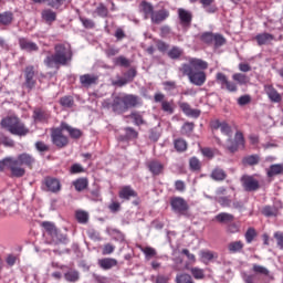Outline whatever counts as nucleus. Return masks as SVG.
Masks as SVG:
<instances>
[{
  "instance_id": "f257e3e1",
  "label": "nucleus",
  "mask_w": 283,
  "mask_h": 283,
  "mask_svg": "<svg viewBox=\"0 0 283 283\" xmlns=\"http://www.w3.org/2000/svg\"><path fill=\"white\" fill-rule=\"evenodd\" d=\"M209 67V63L203 60L190 57L188 63L181 64L179 72L182 76H187L188 81L197 87H202L207 83V73L205 70Z\"/></svg>"
},
{
  "instance_id": "f03ea898",
  "label": "nucleus",
  "mask_w": 283,
  "mask_h": 283,
  "mask_svg": "<svg viewBox=\"0 0 283 283\" xmlns=\"http://www.w3.org/2000/svg\"><path fill=\"white\" fill-rule=\"evenodd\" d=\"M72 61V49L70 45L56 44L54 54L48 55L44 60V65L51 70H59L61 65H66Z\"/></svg>"
},
{
  "instance_id": "7ed1b4c3",
  "label": "nucleus",
  "mask_w": 283,
  "mask_h": 283,
  "mask_svg": "<svg viewBox=\"0 0 283 283\" xmlns=\"http://www.w3.org/2000/svg\"><path fill=\"white\" fill-rule=\"evenodd\" d=\"M1 127L8 129L13 136H28L30 129L25 127V124L19 119V117L10 116L3 118L0 123Z\"/></svg>"
},
{
  "instance_id": "20e7f679",
  "label": "nucleus",
  "mask_w": 283,
  "mask_h": 283,
  "mask_svg": "<svg viewBox=\"0 0 283 283\" xmlns=\"http://www.w3.org/2000/svg\"><path fill=\"white\" fill-rule=\"evenodd\" d=\"M10 169L12 178H23L25 176V168H17V161L13 157H6L0 160V171Z\"/></svg>"
},
{
  "instance_id": "39448f33",
  "label": "nucleus",
  "mask_w": 283,
  "mask_h": 283,
  "mask_svg": "<svg viewBox=\"0 0 283 283\" xmlns=\"http://www.w3.org/2000/svg\"><path fill=\"white\" fill-rule=\"evenodd\" d=\"M63 132L65 130L63 129L62 125H60L57 128H53L51 132L52 143L55 145V147H59V149H63V147H67L70 144V139L63 135Z\"/></svg>"
},
{
  "instance_id": "423d86ee",
  "label": "nucleus",
  "mask_w": 283,
  "mask_h": 283,
  "mask_svg": "<svg viewBox=\"0 0 283 283\" xmlns=\"http://www.w3.org/2000/svg\"><path fill=\"white\" fill-rule=\"evenodd\" d=\"M170 206L175 213H178L179 216H188L189 203H187V200H185V198L174 197L170 200Z\"/></svg>"
},
{
  "instance_id": "0eeeda50",
  "label": "nucleus",
  "mask_w": 283,
  "mask_h": 283,
  "mask_svg": "<svg viewBox=\"0 0 283 283\" xmlns=\"http://www.w3.org/2000/svg\"><path fill=\"white\" fill-rule=\"evenodd\" d=\"M126 109H134V107H140L143 105V98L135 94H124L122 95Z\"/></svg>"
},
{
  "instance_id": "6e6552de",
  "label": "nucleus",
  "mask_w": 283,
  "mask_h": 283,
  "mask_svg": "<svg viewBox=\"0 0 283 283\" xmlns=\"http://www.w3.org/2000/svg\"><path fill=\"white\" fill-rule=\"evenodd\" d=\"M241 182L244 191H258L260 189V181L251 176H243Z\"/></svg>"
},
{
  "instance_id": "1a4fd4ad",
  "label": "nucleus",
  "mask_w": 283,
  "mask_h": 283,
  "mask_svg": "<svg viewBox=\"0 0 283 283\" xmlns=\"http://www.w3.org/2000/svg\"><path fill=\"white\" fill-rule=\"evenodd\" d=\"M34 67L32 65H29L24 70V87L30 90H34L36 86V80H34Z\"/></svg>"
},
{
  "instance_id": "9d476101",
  "label": "nucleus",
  "mask_w": 283,
  "mask_h": 283,
  "mask_svg": "<svg viewBox=\"0 0 283 283\" xmlns=\"http://www.w3.org/2000/svg\"><path fill=\"white\" fill-rule=\"evenodd\" d=\"M178 17H179L180 24L184 28H189L191 25V21L193 20V14L191 13V11L179 8Z\"/></svg>"
},
{
  "instance_id": "9b49d317",
  "label": "nucleus",
  "mask_w": 283,
  "mask_h": 283,
  "mask_svg": "<svg viewBox=\"0 0 283 283\" xmlns=\"http://www.w3.org/2000/svg\"><path fill=\"white\" fill-rule=\"evenodd\" d=\"M14 161L17 163V169H23L21 165H25L27 167H32V165H34V157H32L30 154L23 153L20 154L18 158H14Z\"/></svg>"
},
{
  "instance_id": "f8f14e48",
  "label": "nucleus",
  "mask_w": 283,
  "mask_h": 283,
  "mask_svg": "<svg viewBox=\"0 0 283 283\" xmlns=\"http://www.w3.org/2000/svg\"><path fill=\"white\" fill-rule=\"evenodd\" d=\"M111 107H112L114 114H125V112H127V106L125 105L123 95L115 96L113 98V102L111 103Z\"/></svg>"
},
{
  "instance_id": "ddd939ff",
  "label": "nucleus",
  "mask_w": 283,
  "mask_h": 283,
  "mask_svg": "<svg viewBox=\"0 0 283 283\" xmlns=\"http://www.w3.org/2000/svg\"><path fill=\"white\" fill-rule=\"evenodd\" d=\"M169 19V11L166 9H161L159 11H153V15H150V20L156 25H160L163 21Z\"/></svg>"
},
{
  "instance_id": "4468645a",
  "label": "nucleus",
  "mask_w": 283,
  "mask_h": 283,
  "mask_svg": "<svg viewBox=\"0 0 283 283\" xmlns=\"http://www.w3.org/2000/svg\"><path fill=\"white\" fill-rule=\"evenodd\" d=\"M264 92L268 95V98L271 101V103H281L282 102V95L273 87L272 85H265Z\"/></svg>"
},
{
  "instance_id": "2eb2a0df",
  "label": "nucleus",
  "mask_w": 283,
  "mask_h": 283,
  "mask_svg": "<svg viewBox=\"0 0 283 283\" xmlns=\"http://www.w3.org/2000/svg\"><path fill=\"white\" fill-rule=\"evenodd\" d=\"M19 45L24 52H39V45L25 38H19Z\"/></svg>"
},
{
  "instance_id": "dca6fc26",
  "label": "nucleus",
  "mask_w": 283,
  "mask_h": 283,
  "mask_svg": "<svg viewBox=\"0 0 283 283\" xmlns=\"http://www.w3.org/2000/svg\"><path fill=\"white\" fill-rule=\"evenodd\" d=\"M80 83L83 87H92L98 83V75L94 74H84L80 76Z\"/></svg>"
},
{
  "instance_id": "f3484780",
  "label": "nucleus",
  "mask_w": 283,
  "mask_h": 283,
  "mask_svg": "<svg viewBox=\"0 0 283 283\" xmlns=\"http://www.w3.org/2000/svg\"><path fill=\"white\" fill-rule=\"evenodd\" d=\"M97 264L103 271H109L114 266H118V260L112 258H104L97 261Z\"/></svg>"
},
{
  "instance_id": "a211bd4d",
  "label": "nucleus",
  "mask_w": 283,
  "mask_h": 283,
  "mask_svg": "<svg viewBox=\"0 0 283 283\" xmlns=\"http://www.w3.org/2000/svg\"><path fill=\"white\" fill-rule=\"evenodd\" d=\"M44 185L49 191L52 193H56V191H61V181L56 178L46 177L44 179Z\"/></svg>"
},
{
  "instance_id": "6ab92c4d",
  "label": "nucleus",
  "mask_w": 283,
  "mask_h": 283,
  "mask_svg": "<svg viewBox=\"0 0 283 283\" xmlns=\"http://www.w3.org/2000/svg\"><path fill=\"white\" fill-rule=\"evenodd\" d=\"M136 196H138V193L132 189V186H124L119 191V198L122 200H130L132 198H136Z\"/></svg>"
},
{
  "instance_id": "aec40b11",
  "label": "nucleus",
  "mask_w": 283,
  "mask_h": 283,
  "mask_svg": "<svg viewBox=\"0 0 283 283\" xmlns=\"http://www.w3.org/2000/svg\"><path fill=\"white\" fill-rule=\"evenodd\" d=\"M210 178L212 180H216V182H222V181L227 180V171H224V169H222L220 167H217L210 174Z\"/></svg>"
},
{
  "instance_id": "412c9836",
  "label": "nucleus",
  "mask_w": 283,
  "mask_h": 283,
  "mask_svg": "<svg viewBox=\"0 0 283 283\" xmlns=\"http://www.w3.org/2000/svg\"><path fill=\"white\" fill-rule=\"evenodd\" d=\"M147 167L153 176H160V174H163V169H165V166L157 160L149 161Z\"/></svg>"
},
{
  "instance_id": "4be33fe9",
  "label": "nucleus",
  "mask_w": 283,
  "mask_h": 283,
  "mask_svg": "<svg viewBox=\"0 0 283 283\" xmlns=\"http://www.w3.org/2000/svg\"><path fill=\"white\" fill-rule=\"evenodd\" d=\"M61 125H62V129L64 132H67L72 138L78 139L81 138V136H83V132H81V129L74 128L70 126L67 123H62Z\"/></svg>"
},
{
  "instance_id": "5701e85b",
  "label": "nucleus",
  "mask_w": 283,
  "mask_h": 283,
  "mask_svg": "<svg viewBox=\"0 0 283 283\" xmlns=\"http://www.w3.org/2000/svg\"><path fill=\"white\" fill-rule=\"evenodd\" d=\"M139 10L143 12L145 19H149V17L154 13V6L150 2L142 1L139 4Z\"/></svg>"
},
{
  "instance_id": "b1692460",
  "label": "nucleus",
  "mask_w": 283,
  "mask_h": 283,
  "mask_svg": "<svg viewBox=\"0 0 283 283\" xmlns=\"http://www.w3.org/2000/svg\"><path fill=\"white\" fill-rule=\"evenodd\" d=\"M214 220L220 222V224H229V222H233V220H235V217L229 212H220L214 217Z\"/></svg>"
},
{
  "instance_id": "393cba45",
  "label": "nucleus",
  "mask_w": 283,
  "mask_h": 283,
  "mask_svg": "<svg viewBox=\"0 0 283 283\" xmlns=\"http://www.w3.org/2000/svg\"><path fill=\"white\" fill-rule=\"evenodd\" d=\"M268 178H274V176H280L283 174V164H273L266 171Z\"/></svg>"
},
{
  "instance_id": "a878e982",
  "label": "nucleus",
  "mask_w": 283,
  "mask_h": 283,
  "mask_svg": "<svg viewBox=\"0 0 283 283\" xmlns=\"http://www.w3.org/2000/svg\"><path fill=\"white\" fill-rule=\"evenodd\" d=\"M273 39L274 36L271 33H260L255 36L258 45H269Z\"/></svg>"
},
{
  "instance_id": "bb28decb",
  "label": "nucleus",
  "mask_w": 283,
  "mask_h": 283,
  "mask_svg": "<svg viewBox=\"0 0 283 283\" xmlns=\"http://www.w3.org/2000/svg\"><path fill=\"white\" fill-rule=\"evenodd\" d=\"M14 21V13L12 11H6L0 13V24L10 25Z\"/></svg>"
},
{
  "instance_id": "cd10ccee",
  "label": "nucleus",
  "mask_w": 283,
  "mask_h": 283,
  "mask_svg": "<svg viewBox=\"0 0 283 283\" xmlns=\"http://www.w3.org/2000/svg\"><path fill=\"white\" fill-rule=\"evenodd\" d=\"M42 227L43 229H45L46 233H49L51 238L57 237L59 229H56V226H54V223L50 221H44L42 222Z\"/></svg>"
},
{
  "instance_id": "c85d7f7f",
  "label": "nucleus",
  "mask_w": 283,
  "mask_h": 283,
  "mask_svg": "<svg viewBox=\"0 0 283 283\" xmlns=\"http://www.w3.org/2000/svg\"><path fill=\"white\" fill-rule=\"evenodd\" d=\"M42 19L46 23H54L56 21V12L52 11V9H45L42 11Z\"/></svg>"
},
{
  "instance_id": "c756f323",
  "label": "nucleus",
  "mask_w": 283,
  "mask_h": 283,
  "mask_svg": "<svg viewBox=\"0 0 283 283\" xmlns=\"http://www.w3.org/2000/svg\"><path fill=\"white\" fill-rule=\"evenodd\" d=\"M80 279L81 274L76 270H69L64 273V280H66V282H78Z\"/></svg>"
},
{
  "instance_id": "7c9ffc66",
  "label": "nucleus",
  "mask_w": 283,
  "mask_h": 283,
  "mask_svg": "<svg viewBox=\"0 0 283 283\" xmlns=\"http://www.w3.org/2000/svg\"><path fill=\"white\" fill-rule=\"evenodd\" d=\"M252 273H254V275H264L265 277H268V275L271 272L269 271V269L264 268L263 265L253 264L252 265Z\"/></svg>"
},
{
  "instance_id": "2f4dec72",
  "label": "nucleus",
  "mask_w": 283,
  "mask_h": 283,
  "mask_svg": "<svg viewBox=\"0 0 283 283\" xmlns=\"http://www.w3.org/2000/svg\"><path fill=\"white\" fill-rule=\"evenodd\" d=\"M242 249H244V243H242V241H234L228 244V251L230 253H238L242 251Z\"/></svg>"
},
{
  "instance_id": "473e14b6",
  "label": "nucleus",
  "mask_w": 283,
  "mask_h": 283,
  "mask_svg": "<svg viewBox=\"0 0 283 283\" xmlns=\"http://www.w3.org/2000/svg\"><path fill=\"white\" fill-rule=\"evenodd\" d=\"M233 81H235L239 85H247L251 80L247 74L235 73L232 75Z\"/></svg>"
},
{
  "instance_id": "72a5a7b5",
  "label": "nucleus",
  "mask_w": 283,
  "mask_h": 283,
  "mask_svg": "<svg viewBox=\"0 0 283 283\" xmlns=\"http://www.w3.org/2000/svg\"><path fill=\"white\" fill-rule=\"evenodd\" d=\"M243 165H249L250 167H253L254 165H258L260 163V156L258 155H250L242 159Z\"/></svg>"
},
{
  "instance_id": "f704fd0d",
  "label": "nucleus",
  "mask_w": 283,
  "mask_h": 283,
  "mask_svg": "<svg viewBox=\"0 0 283 283\" xmlns=\"http://www.w3.org/2000/svg\"><path fill=\"white\" fill-rule=\"evenodd\" d=\"M33 119L35 123H43V120H48V114L40 108L34 109Z\"/></svg>"
},
{
  "instance_id": "c9c22d12",
  "label": "nucleus",
  "mask_w": 283,
  "mask_h": 283,
  "mask_svg": "<svg viewBox=\"0 0 283 283\" xmlns=\"http://www.w3.org/2000/svg\"><path fill=\"white\" fill-rule=\"evenodd\" d=\"M142 252L144 253L147 261H149L153 258H156V255H158V252L156 251V249H154L151 247H146V248L142 249Z\"/></svg>"
},
{
  "instance_id": "e433bc0d",
  "label": "nucleus",
  "mask_w": 283,
  "mask_h": 283,
  "mask_svg": "<svg viewBox=\"0 0 283 283\" xmlns=\"http://www.w3.org/2000/svg\"><path fill=\"white\" fill-rule=\"evenodd\" d=\"M73 185H74L76 191H83V190L87 189V179L80 178V179L73 181Z\"/></svg>"
},
{
  "instance_id": "4c0bfd02",
  "label": "nucleus",
  "mask_w": 283,
  "mask_h": 283,
  "mask_svg": "<svg viewBox=\"0 0 283 283\" xmlns=\"http://www.w3.org/2000/svg\"><path fill=\"white\" fill-rule=\"evenodd\" d=\"M176 282L177 283H196L193 282V279L191 277V275L187 273L177 274Z\"/></svg>"
},
{
  "instance_id": "58836bf2",
  "label": "nucleus",
  "mask_w": 283,
  "mask_h": 283,
  "mask_svg": "<svg viewBox=\"0 0 283 283\" xmlns=\"http://www.w3.org/2000/svg\"><path fill=\"white\" fill-rule=\"evenodd\" d=\"M75 216L77 222H80L81 224H87V221L90 220V214H87V212L80 210L76 212Z\"/></svg>"
},
{
  "instance_id": "ea45409f",
  "label": "nucleus",
  "mask_w": 283,
  "mask_h": 283,
  "mask_svg": "<svg viewBox=\"0 0 283 283\" xmlns=\"http://www.w3.org/2000/svg\"><path fill=\"white\" fill-rule=\"evenodd\" d=\"M199 255L205 264H207V262H211V260L216 258V255L211 251H200Z\"/></svg>"
},
{
  "instance_id": "a19ab883",
  "label": "nucleus",
  "mask_w": 283,
  "mask_h": 283,
  "mask_svg": "<svg viewBox=\"0 0 283 283\" xmlns=\"http://www.w3.org/2000/svg\"><path fill=\"white\" fill-rule=\"evenodd\" d=\"M213 38L214 34L212 32H203L200 35V41H202V43H206L207 45H211V43H213Z\"/></svg>"
},
{
  "instance_id": "79ce46f5",
  "label": "nucleus",
  "mask_w": 283,
  "mask_h": 283,
  "mask_svg": "<svg viewBox=\"0 0 283 283\" xmlns=\"http://www.w3.org/2000/svg\"><path fill=\"white\" fill-rule=\"evenodd\" d=\"M115 65H119V67H129L132 62L127 57L120 55L115 59Z\"/></svg>"
},
{
  "instance_id": "37998d69",
  "label": "nucleus",
  "mask_w": 283,
  "mask_h": 283,
  "mask_svg": "<svg viewBox=\"0 0 283 283\" xmlns=\"http://www.w3.org/2000/svg\"><path fill=\"white\" fill-rule=\"evenodd\" d=\"M190 273L195 280H205V270L200 268H191Z\"/></svg>"
},
{
  "instance_id": "c03bdc74",
  "label": "nucleus",
  "mask_w": 283,
  "mask_h": 283,
  "mask_svg": "<svg viewBox=\"0 0 283 283\" xmlns=\"http://www.w3.org/2000/svg\"><path fill=\"white\" fill-rule=\"evenodd\" d=\"M263 216L266 218H273L277 216V209L271 207V206H265L262 210Z\"/></svg>"
},
{
  "instance_id": "a18cd8bd",
  "label": "nucleus",
  "mask_w": 283,
  "mask_h": 283,
  "mask_svg": "<svg viewBox=\"0 0 283 283\" xmlns=\"http://www.w3.org/2000/svg\"><path fill=\"white\" fill-rule=\"evenodd\" d=\"M129 117L133 118L135 125H137V126L145 125V119H143V115H140V113L133 112L129 115Z\"/></svg>"
},
{
  "instance_id": "49530a36",
  "label": "nucleus",
  "mask_w": 283,
  "mask_h": 283,
  "mask_svg": "<svg viewBox=\"0 0 283 283\" xmlns=\"http://www.w3.org/2000/svg\"><path fill=\"white\" fill-rule=\"evenodd\" d=\"M213 43L216 48H222L227 43V39L220 33H216L213 38Z\"/></svg>"
},
{
  "instance_id": "de8ad7c7",
  "label": "nucleus",
  "mask_w": 283,
  "mask_h": 283,
  "mask_svg": "<svg viewBox=\"0 0 283 283\" xmlns=\"http://www.w3.org/2000/svg\"><path fill=\"white\" fill-rule=\"evenodd\" d=\"M161 109L167 114H174V102L163 101L161 102Z\"/></svg>"
},
{
  "instance_id": "09e8293b",
  "label": "nucleus",
  "mask_w": 283,
  "mask_h": 283,
  "mask_svg": "<svg viewBox=\"0 0 283 283\" xmlns=\"http://www.w3.org/2000/svg\"><path fill=\"white\" fill-rule=\"evenodd\" d=\"M125 132H126V135H125L126 140L138 138V132H136V129H134L133 127H126Z\"/></svg>"
},
{
  "instance_id": "8fccbe9b",
  "label": "nucleus",
  "mask_w": 283,
  "mask_h": 283,
  "mask_svg": "<svg viewBox=\"0 0 283 283\" xmlns=\"http://www.w3.org/2000/svg\"><path fill=\"white\" fill-rule=\"evenodd\" d=\"M168 56L169 59L174 60L180 59V56H182V50H180L178 46H175L168 52Z\"/></svg>"
},
{
  "instance_id": "3c124183",
  "label": "nucleus",
  "mask_w": 283,
  "mask_h": 283,
  "mask_svg": "<svg viewBox=\"0 0 283 283\" xmlns=\"http://www.w3.org/2000/svg\"><path fill=\"white\" fill-rule=\"evenodd\" d=\"M175 149L177 151H187V142L185 139H176Z\"/></svg>"
},
{
  "instance_id": "603ef678",
  "label": "nucleus",
  "mask_w": 283,
  "mask_h": 283,
  "mask_svg": "<svg viewBox=\"0 0 283 283\" xmlns=\"http://www.w3.org/2000/svg\"><path fill=\"white\" fill-rule=\"evenodd\" d=\"M60 105H62V107H73L74 98H72V96H64L60 99Z\"/></svg>"
},
{
  "instance_id": "864d4df0",
  "label": "nucleus",
  "mask_w": 283,
  "mask_h": 283,
  "mask_svg": "<svg viewBox=\"0 0 283 283\" xmlns=\"http://www.w3.org/2000/svg\"><path fill=\"white\" fill-rule=\"evenodd\" d=\"M238 147H240V144H238L235 140L231 138L228 139L227 149H229L231 154H235V151L238 150Z\"/></svg>"
},
{
  "instance_id": "5fc2aeb1",
  "label": "nucleus",
  "mask_w": 283,
  "mask_h": 283,
  "mask_svg": "<svg viewBox=\"0 0 283 283\" xmlns=\"http://www.w3.org/2000/svg\"><path fill=\"white\" fill-rule=\"evenodd\" d=\"M217 81L221 85V90H224L227 87V84L229 83V78H227V75L224 73H217Z\"/></svg>"
},
{
  "instance_id": "6e6d98bb",
  "label": "nucleus",
  "mask_w": 283,
  "mask_h": 283,
  "mask_svg": "<svg viewBox=\"0 0 283 283\" xmlns=\"http://www.w3.org/2000/svg\"><path fill=\"white\" fill-rule=\"evenodd\" d=\"M255 235H258V233H255V229L253 228H249L245 232V240L248 242V244H251V242H253Z\"/></svg>"
},
{
  "instance_id": "4d7b16f0",
  "label": "nucleus",
  "mask_w": 283,
  "mask_h": 283,
  "mask_svg": "<svg viewBox=\"0 0 283 283\" xmlns=\"http://www.w3.org/2000/svg\"><path fill=\"white\" fill-rule=\"evenodd\" d=\"M80 21L82 23V25L84 28H86L87 30H92V28H94L96 24L93 22L92 19H87V18H80Z\"/></svg>"
},
{
  "instance_id": "13d9d810",
  "label": "nucleus",
  "mask_w": 283,
  "mask_h": 283,
  "mask_svg": "<svg viewBox=\"0 0 283 283\" xmlns=\"http://www.w3.org/2000/svg\"><path fill=\"white\" fill-rule=\"evenodd\" d=\"M114 251H116V247H114L112 243H106L102 250V254L112 255Z\"/></svg>"
},
{
  "instance_id": "bf43d9fd",
  "label": "nucleus",
  "mask_w": 283,
  "mask_h": 283,
  "mask_svg": "<svg viewBox=\"0 0 283 283\" xmlns=\"http://www.w3.org/2000/svg\"><path fill=\"white\" fill-rule=\"evenodd\" d=\"M136 74H137V72H136V69H130V70H128L125 74H124V78L126 80V81H128V83H132V81H134V78H136Z\"/></svg>"
},
{
  "instance_id": "052dcab7",
  "label": "nucleus",
  "mask_w": 283,
  "mask_h": 283,
  "mask_svg": "<svg viewBox=\"0 0 283 283\" xmlns=\"http://www.w3.org/2000/svg\"><path fill=\"white\" fill-rule=\"evenodd\" d=\"M149 134V138L150 140H154V143H156L158 138H160V129H158V127L150 129Z\"/></svg>"
},
{
  "instance_id": "680f3d73",
  "label": "nucleus",
  "mask_w": 283,
  "mask_h": 283,
  "mask_svg": "<svg viewBox=\"0 0 283 283\" xmlns=\"http://www.w3.org/2000/svg\"><path fill=\"white\" fill-rule=\"evenodd\" d=\"M67 241V235L61 234L57 231V237L52 238L53 244H61V242H66Z\"/></svg>"
},
{
  "instance_id": "e2e57ef3",
  "label": "nucleus",
  "mask_w": 283,
  "mask_h": 283,
  "mask_svg": "<svg viewBox=\"0 0 283 283\" xmlns=\"http://www.w3.org/2000/svg\"><path fill=\"white\" fill-rule=\"evenodd\" d=\"M190 165V169H192V171H198L200 169V160H198V158L192 157L189 161Z\"/></svg>"
},
{
  "instance_id": "0e129e2a",
  "label": "nucleus",
  "mask_w": 283,
  "mask_h": 283,
  "mask_svg": "<svg viewBox=\"0 0 283 283\" xmlns=\"http://www.w3.org/2000/svg\"><path fill=\"white\" fill-rule=\"evenodd\" d=\"M217 202L222 207H231V198L229 197H219Z\"/></svg>"
},
{
  "instance_id": "69168bd1",
  "label": "nucleus",
  "mask_w": 283,
  "mask_h": 283,
  "mask_svg": "<svg viewBox=\"0 0 283 283\" xmlns=\"http://www.w3.org/2000/svg\"><path fill=\"white\" fill-rule=\"evenodd\" d=\"M274 238L276 240V244L281 251H283V232H275Z\"/></svg>"
},
{
  "instance_id": "338daca9",
  "label": "nucleus",
  "mask_w": 283,
  "mask_h": 283,
  "mask_svg": "<svg viewBox=\"0 0 283 283\" xmlns=\"http://www.w3.org/2000/svg\"><path fill=\"white\" fill-rule=\"evenodd\" d=\"M96 12H97L98 17L105 18V17H107L109 11L106 9V7L104 4H99L96 8Z\"/></svg>"
},
{
  "instance_id": "774afa93",
  "label": "nucleus",
  "mask_w": 283,
  "mask_h": 283,
  "mask_svg": "<svg viewBox=\"0 0 283 283\" xmlns=\"http://www.w3.org/2000/svg\"><path fill=\"white\" fill-rule=\"evenodd\" d=\"M220 129L221 134H224L226 136H229V138H231V126H229L226 122H222Z\"/></svg>"
}]
</instances>
